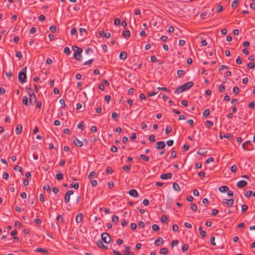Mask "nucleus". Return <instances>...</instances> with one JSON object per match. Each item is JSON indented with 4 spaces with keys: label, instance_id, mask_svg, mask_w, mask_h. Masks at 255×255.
<instances>
[{
    "label": "nucleus",
    "instance_id": "nucleus-1",
    "mask_svg": "<svg viewBox=\"0 0 255 255\" xmlns=\"http://www.w3.org/2000/svg\"><path fill=\"white\" fill-rule=\"evenodd\" d=\"M72 50L74 51L73 57L78 61L82 60L81 53L83 51V49L76 45H74L72 47Z\"/></svg>",
    "mask_w": 255,
    "mask_h": 255
},
{
    "label": "nucleus",
    "instance_id": "nucleus-2",
    "mask_svg": "<svg viewBox=\"0 0 255 255\" xmlns=\"http://www.w3.org/2000/svg\"><path fill=\"white\" fill-rule=\"evenodd\" d=\"M26 69L27 67H23L18 74V81L21 84L26 82Z\"/></svg>",
    "mask_w": 255,
    "mask_h": 255
},
{
    "label": "nucleus",
    "instance_id": "nucleus-3",
    "mask_svg": "<svg viewBox=\"0 0 255 255\" xmlns=\"http://www.w3.org/2000/svg\"><path fill=\"white\" fill-rule=\"evenodd\" d=\"M101 238L106 244H109L111 241V238L110 235L107 233H103L101 235Z\"/></svg>",
    "mask_w": 255,
    "mask_h": 255
},
{
    "label": "nucleus",
    "instance_id": "nucleus-4",
    "mask_svg": "<svg viewBox=\"0 0 255 255\" xmlns=\"http://www.w3.org/2000/svg\"><path fill=\"white\" fill-rule=\"evenodd\" d=\"M29 95V103L31 105H34L37 102V99L34 94H30L28 93Z\"/></svg>",
    "mask_w": 255,
    "mask_h": 255
},
{
    "label": "nucleus",
    "instance_id": "nucleus-5",
    "mask_svg": "<svg viewBox=\"0 0 255 255\" xmlns=\"http://www.w3.org/2000/svg\"><path fill=\"white\" fill-rule=\"evenodd\" d=\"M193 82L190 81L182 85V87L183 88V90L185 91L190 89L193 86Z\"/></svg>",
    "mask_w": 255,
    "mask_h": 255
},
{
    "label": "nucleus",
    "instance_id": "nucleus-6",
    "mask_svg": "<svg viewBox=\"0 0 255 255\" xmlns=\"http://www.w3.org/2000/svg\"><path fill=\"white\" fill-rule=\"evenodd\" d=\"M73 194L72 190H69L67 192L65 195L64 200L66 203H68L70 201V195Z\"/></svg>",
    "mask_w": 255,
    "mask_h": 255
},
{
    "label": "nucleus",
    "instance_id": "nucleus-7",
    "mask_svg": "<svg viewBox=\"0 0 255 255\" xmlns=\"http://www.w3.org/2000/svg\"><path fill=\"white\" fill-rule=\"evenodd\" d=\"M73 142L74 144L78 147H82L83 145L82 141L79 140L76 137L74 136L73 137Z\"/></svg>",
    "mask_w": 255,
    "mask_h": 255
},
{
    "label": "nucleus",
    "instance_id": "nucleus-8",
    "mask_svg": "<svg viewBox=\"0 0 255 255\" xmlns=\"http://www.w3.org/2000/svg\"><path fill=\"white\" fill-rule=\"evenodd\" d=\"M156 146H155V148L158 149H163L166 146L165 143L163 141H158L156 142Z\"/></svg>",
    "mask_w": 255,
    "mask_h": 255
},
{
    "label": "nucleus",
    "instance_id": "nucleus-9",
    "mask_svg": "<svg viewBox=\"0 0 255 255\" xmlns=\"http://www.w3.org/2000/svg\"><path fill=\"white\" fill-rule=\"evenodd\" d=\"M223 203L226 204L228 207H232L234 204V200L233 199H224L223 200Z\"/></svg>",
    "mask_w": 255,
    "mask_h": 255
},
{
    "label": "nucleus",
    "instance_id": "nucleus-10",
    "mask_svg": "<svg viewBox=\"0 0 255 255\" xmlns=\"http://www.w3.org/2000/svg\"><path fill=\"white\" fill-rule=\"evenodd\" d=\"M172 177V173H167L166 174H161L160 175V178L163 180H165L167 179H170Z\"/></svg>",
    "mask_w": 255,
    "mask_h": 255
},
{
    "label": "nucleus",
    "instance_id": "nucleus-11",
    "mask_svg": "<svg viewBox=\"0 0 255 255\" xmlns=\"http://www.w3.org/2000/svg\"><path fill=\"white\" fill-rule=\"evenodd\" d=\"M248 184V183L245 180H240V181H239L237 184V187L239 188H243L245 186H246Z\"/></svg>",
    "mask_w": 255,
    "mask_h": 255
},
{
    "label": "nucleus",
    "instance_id": "nucleus-12",
    "mask_svg": "<svg viewBox=\"0 0 255 255\" xmlns=\"http://www.w3.org/2000/svg\"><path fill=\"white\" fill-rule=\"evenodd\" d=\"M128 194L132 197H137L138 193L135 189H131L129 191Z\"/></svg>",
    "mask_w": 255,
    "mask_h": 255
},
{
    "label": "nucleus",
    "instance_id": "nucleus-13",
    "mask_svg": "<svg viewBox=\"0 0 255 255\" xmlns=\"http://www.w3.org/2000/svg\"><path fill=\"white\" fill-rule=\"evenodd\" d=\"M97 245L98 246V247L99 248H103V249L104 250H108V247L106 246H105L102 241H98L97 242Z\"/></svg>",
    "mask_w": 255,
    "mask_h": 255
},
{
    "label": "nucleus",
    "instance_id": "nucleus-14",
    "mask_svg": "<svg viewBox=\"0 0 255 255\" xmlns=\"http://www.w3.org/2000/svg\"><path fill=\"white\" fill-rule=\"evenodd\" d=\"M22 130V126L20 124H18L16 126V128H15V133L16 134L18 135L20 134Z\"/></svg>",
    "mask_w": 255,
    "mask_h": 255
},
{
    "label": "nucleus",
    "instance_id": "nucleus-15",
    "mask_svg": "<svg viewBox=\"0 0 255 255\" xmlns=\"http://www.w3.org/2000/svg\"><path fill=\"white\" fill-rule=\"evenodd\" d=\"M252 144V143H251V141H250V140H248V141H245V142H244L242 144L243 148L244 150H248V151L252 150V149H248V147L246 146V145H250V144Z\"/></svg>",
    "mask_w": 255,
    "mask_h": 255
},
{
    "label": "nucleus",
    "instance_id": "nucleus-16",
    "mask_svg": "<svg viewBox=\"0 0 255 255\" xmlns=\"http://www.w3.org/2000/svg\"><path fill=\"white\" fill-rule=\"evenodd\" d=\"M122 35L124 37L126 38V39H128L130 37V33L129 30H124L122 32Z\"/></svg>",
    "mask_w": 255,
    "mask_h": 255
},
{
    "label": "nucleus",
    "instance_id": "nucleus-17",
    "mask_svg": "<svg viewBox=\"0 0 255 255\" xmlns=\"http://www.w3.org/2000/svg\"><path fill=\"white\" fill-rule=\"evenodd\" d=\"M83 218V214L81 213H78L76 217V221L77 223H80Z\"/></svg>",
    "mask_w": 255,
    "mask_h": 255
},
{
    "label": "nucleus",
    "instance_id": "nucleus-18",
    "mask_svg": "<svg viewBox=\"0 0 255 255\" xmlns=\"http://www.w3.org/2000/svg\"><path fill=\"white\" fill-rule=\"evenodd\" d=\"M130 247L127 246L125 247L124 254L126 255H133V253L131 252H129Z\"/></svg>",
    "mask_w": 255,
    "mask_h": 255
},
{
    "label": "nucleus",
    "instance_id": "nucleus-19",
    "mask_svg": "<svg viewBox=\"0 0 255 255\" xmlns=\"http://www.w3.org/2000/svg\"><path fill=\"white\" fill-rule=\"evenodd\" d=\"M163 239L161 238H158L157 239H156L155 241V244L157 246H159L161 245L162 244H163Z\"/></svg>",
    "mask_w": 255,
    "mask_h": 255
},
{
    "label": "nucleus",
    "instance_id": "nucleus-20",
    "mask_svg": "<svg viewBox=\"0 0 255 255\" xmlns=\"http://www.w3.org/2000/svg\"><path fill=\"white\" fill-rule=\"evenodd\" d=\"M36 252L40 253H44L45 254H48V252L46 249H44L43 248H38L35 250Z\"/></svg>",
    "mask_w": 255,
    "mask_h": 255
},
{
    "label": "nucleus",
    "instance_id": "nucleus-21",
    "mask_svg": "<svg viewBox=\"0 0 255 255\" xmlns=\"http://www.w3.org/2000/svg\"><path fill=\"white\" fill-rule=\"evenodd\" d=\"M127 57V53L125 51H122L120 54V58L122 60H125Z\"/></svg>",
    "mask_w": 255,
    "mask_h": 255
},
{
    "label": "nucleus",
    "instance_id": "nucleus-22",
    "mask_svg": "<svg viewBox=\"0 0 255 255\" xmlns=\"http://www.w3.org/2000/svg\"><path fill=\"white\" fill-rule=\"evenodd\" d=\"M122 168L127 172H128L131 169V164L125 165L123 166Z\"/></svg>",
    "mask_w": 255,
    "mask_h": 255
},
{
    "label": "nucleus",
    "instance_id": "nucleus-23",
    "mask_svg": "<svg viewBox=\"0 0 255 255\" xmlns=\"http://www.w3.org/2000/svg\"><path fill=\"white\" fill-rule=\"evenodd\" d=\"M219 191L221 192H225L229 190V188L227 186H222L219 187Z\"/></svg>",
    "mask_w": 255,
    "mask_h": 255
},
{
    "label": "nucleus",
    "instance_id": "nucleus-24",
    "mask_svg": "<svg viewBox=\"0 0 255 255\" xmlns=\"http://www.w3.org/2000/svg\"><path fill=\"white\" fill-rule=\"evenodd\" d=\"M173 188L174 189V190L176 191H179L181 189L179 185L176 183H173Z\"/></svg>",
    "mask_w": 255,
    "mask_h": 255
},
{
    "label": "nucleus",
    "instance_id": "nucleus-25",
    "mask_svg": "<svg viewBox=\"0 0 255 255\" xmlns=\"http://www.w3.org/2000/svg\"><path fill=\"white\" fill-rule=\"evenodd\" d=\"M183 88L182 87V86L178 87L177 88L175 91V93L176 94H179L180 93L184 92Z\"/></svg>",
    "mask_w": 255,
    "mask_h": 255
},
{
    "label": "nucleus",
    "instance_id": "nucleus-26",
    "mask_svg": "<svg viewBox=\"0 0 255 255\" xmlns=\"http://www.w3.org/2000/svg\"><path fill=\"white\" fill-rule=\"evenodd\" d=\"M177 73L179 77H181L185 74V71L182 70H178Z\"/></svg>",
    "mask_w": 255,
    "mask_h": 255
},
{
    "label": "nucleus",
    "instance_id": "nucleus-27",
    "mask_svg": "<svg viewBox=\"0 0 255 255\" xmlns=\"http://www.w3.org/2000/svg\"><path fill=\"white\" fill-rule=\"evenodd\" d=\"M210 114V110L209 109H205L203 113V117H207Z\"/></svg>",
    "mask_w": 255,
    "mask_h": 255
},
{
    "label": "nucleus",
    "instance_id": "nucleus-28",
    "mask_svg": "<svg viewBox=\"0 0 255 255\" xmlns=\"http://www.w3.org/2000/svg\"><path fill=\"white\" fill-rule=\"evenodd\" d=\"M140 158L145 161H148L149 160L148 157L144 154H140Z\"/></svg>",
    "mask_w": 255,
    "mask_h": 255
},
{
    "label": "nucleus",
    "instance_id": "nucleus-29",
    "mask_svg": "<svg viewBox=\"0 0 255 255\" xmlns=\"http://www.w3.org/2000/svg\"><path fill=\"white\" fill-rule=\"evenodd\" d=\"M56 179L58 180H61L63 179V174L61 173H59L56 175Z\"/></svg>",
    "mask_w": 255,
    "mask_h": 255
},
{
    "label": "nucleus",
    "instance_id": "nucleus-30",
    "mask_svg": "<svg viewBox=\"0 0 255 255\" xmlns=\"http://www.w3.org/2000/svg\"><path fill=\"white\" fill-rule=\"evenodd\" d=\"M70 187L71 188H74L75 189H78L79 188V183H71L70 185Z\"/></svg>",
    "mask_w": 255,
    "mask_h": 255
},
{
    "label": "nucleus",
    "instance_id": "nucleus-31",
    "mask_svg": "<svg viewBox=\"0 0 255 255\" xmlns=\"http://www.w3.org/2000/svg\"><path fill=\"white\" fill-rule=\"evenodd\" d=\"M63 52L66 55H69L71 53L70 49L68 47H65Z\"/></svg>",
    "mask_w": 255,
    "mask_h": 255
},
{
    "label": "nucleus",
    "instance_id": "nucleus-32",
    "mask_svg": "<svg viewBox=\"0 0 255 255\" xmlns=\"http://www.w3.org/2000/svg\"><path fill=\"white\" fill-rule=\"evenodd\" d=\"M239 3V0H235L232 3V7L233 8H235L238 5Z\"/></svg>",
    "mask_w": 255,
    "mask_h": 255
},
{
    "label": "nucleus",
    "instance_id": "nucleus-33",
    "mask_svg": "<svg viewBox=\"0 0 255 255\" xmlns=\"http://www.w3.org/2000/svg\"><path fill=\"white\" fill-rule=\"evenodd\" d=\"M22 103L24 105L27 106L28 105V98L26 96H24L22 99Z\"/></svg>",
    "mask_w": 255,
    "mask_h": 255
},
{
    "label": "nucleus",
    "instance_id": "nucleus-34",
    "mask_svg": "<svg viewBox=\"0 0 255 255\" xmlns=\"http://www.w3.org/2000/svg\"><path fill=\"white\" fill-rule=\"evenodd\" d=\"M205 125L208 128H211L213 125V123L210 121H206Z\"/></svg>",
    "mask_w": 255,
    "mask_h": 255
},
{
    "label": "nucleus",
    "instance_id": "nucleus-35",
    "mask_svg": "<svg viewBox=\"0 0 255 255\" xmlns=\"http://www.w3.org/2000/svg\"><path fill=\"white\" fill-rule=\"evenodd\" d=\"M219 91L220 93L224 92L225 91V87L224 85H220L219 86Z\"/></svg>",
    "mask_w": 255,
    "mask_h": 255
},
{
    "label": "nucleus",
    "instance_id": "nucleus-36",
    "mask_svg": "<svg viewBox=\"0 0 255 255\" xmlns=\"http://www.w3.org/2000/svg\"><path fill=\"white\" fill-rule=\"evenodd\" d=\"M191 210L194 212H196L198 209L197 205L196 204H193L191 206Z\"/></svg>",
    "mask_w": 255,
    "mask_h": 255
},
{
    "label": "nucleus",
    "instance_id": "nucleus-37",
    "mask_svg": "<svg viewBox=\"0 0 255 255\" xmlns=\"http://www.w3.org/2000/svg\"><path fill=\"white\" fill-rule=\"evenodd\" d=\"M189 248V245L187 244H185L182 248V250L183 252H185L188 250Z\"/></svg>",
    "mask_w": 255,
    "mask_h": 255
},
{
    "label": "nucleus",
    "instance_id": "nucleus-38",
    "mask_svg": "<svg viewBox=\"0 0 255 255\" xmlns=\"http://www.w3.org/2000/svg\"><path fill=\"white\" fill-rule=\"evenodd\" d=\"M112 222L114 223H118L119 222V217L117 216L114 215L112 217Z\"/></svg>",
    "mask_w": 255,
    "mask_h": 255
},
{
    "label": "nucleus",
    "instance_id": "nucleus-39",
    "mask_svg": "<svg viewBox=\"0 0 255 255\" xmlns=\"http://www.w3.org/2000/svg\"><path fill=\"white\" fill-rule=\"evenodd\" d=\"M167 252H168L167 249L166 248H163L160 249V250L159 251V253L161 254H166L167 253Z\"/></svg>",
    "mask_w": 255,
    "mask_h": 255
},
{
    "label": "nucleus",
    "instance_id": "nucleus-40",
    "mask_svg": "<svg viewBox=\"0 0 255 255\" xmlns=\"http://www.w3.org/2000/svg\"><path fill=\"white\" fill-rule=\"evenodd\" d=\"M220 138H223V137L230 139L231 137H232L233 135L231 134H225L223 136L222 135L221 133H220Z\"/></svg>",
    "mask_w": 255,
    "mask_h": 255
},
{
    "label": "nucleus",
    "instance_id": "nucleus-41",
    "mask_svg": "<svg viewBox=\"0 0 255 255\" xmlns=\"http://www.w3.org/2000/svg\"><path fill=\"white\" fill-rule=\"evenodd\" d=\"M233 92L235 94H239V93L240 92L239 88L237 86L234 87V88L233 89Z\"/></svg>",
    "mask_w": 255,
    "mask_h": 255
},
{
    "label": "nucleus",
    "instance_id": "nucleus-42",
    "mask_svg": "<svg viewBox=\"0 0 255 255\" xmlns=\"http://www.w3.org/2000/svg\"><path fill=\"white\" fill-rule=\"evenodd\" d=\"M49 29L51 32L54 33L56 31V26L55 25H51L50 26Z\"/></svg>",
    "mask_w": 255,
    "mask_h": 255
},
{
    "label": "nucleus",
    "instance_id": "nucleus-43",
    "mask_svg": "<svg viewBox=\"0 0 255 255\" xmlns=\"http://www.w3.org/2000/svg\"><path fill=\"white\" fill-rule=\"evenodd\" d=\"M152 229L153 230H154L155 231H158L159 230V227L158 225H157L156 224H153L152 226Z\"/></svg>",
    "mask_w": 255,
    "mask_h": 255
},
{
    "label": "nucleus",
    "instance_id": "nucleus-44",
    "mask_svg": "<svg viewBox=\"0 0 255 255\" xmlns=\"http://www.w3.org/2000/svg\"><path fill=\"white\" fill-rule=\"evenodd\" d=\"M167 217L165 215H162L160 219L161 222H165L167 221Z\"/></svg>",
    "mask_w": 255,
    "mask_h": 255
},
{
    "label": "nucleus",
    "instance_id": "nucleus-45",
    "mask_svg": "<svg viewBox=\"0 0 255 255\" xmlns=\"http://www.w3.org/2000/svg\"><path fill=\"white\" fill-rule=\"evenodd\" d=\"M255 66V64L254 62H250L247 64V67L249 69H252Z\"/></svg>",
    "mask_w": 255,
    "mask_h": 255
},
{
    "label": "nucleus",
    "instance_id": "nucleus-46",
    "mask_svg": "<svg viewBox=\"0 0 255 255\" xmlns=\"http://www.w3.org/2000/svg\"><path fill=\"white\" fill-rule=\"evenodd\" d=\"M179 241L178 240H173L171 243V247L173 248L174 246L178 245Z\"/></svg>",
    "mask_w": 255,
    "mask_h": 255
},
{
    "label": "nucleus",
    "instance_id": "nucleus-47",
    "mask_svg": "<svg viewBox=\"0 0 255 255\" xmlns=\"http://www.w3.org/2000/svg\"><path fill=\"white\" fill-rule=\"evenodd\" d=\"M179 227L177 224H174L172 226V230L173 232H177L178 230Z\"/></svg>",
    "mask_w": 255,
    "mask_h": 255
},
{
    "label": "nucleus",
    "instance_id": "nucleus-48",
    "mask_svg": "<svg viewBox=\"0 0 255 255\" xmlns=\"http://www.w3.org/2000/svg\"><path fill=\"white\" fill-rule=\"evenodd\" d=\"M113 169L111 167H108L106 168V172L107 174H111L113 172Z\"/></svg>",
    "mask_w": 255,
    "mask_h": 255
},
{
    "label": "nucleus",
    "instance_id": "nucleus-49",
    "mask_svg": "<svg viewBox=\"0 0 255 255\" xmlns=\"http://www.w3.org/2000/svg\"><path fill=\"white\" fill-rule=\"evenodd\" d=\"M121 23V19L119 18H117L114 20V24L116 25H118Z\"/></svg>",
    "mask_w": 255,
    "mask_h": 255
},
{
    "label": "nucleus",
    "instance_id": "nucleus-50",
    "mask_svg": "<svg viewBox=\"0 0 255 255\" xmlns=\"http://www.w3.org/2000/svg\"><path fill=\"white\" fill-rule=\"evenodd\" d=\"M248 209V206L246 204H243L242 206V211H243V212H246L247 211Z\"/></svg>",
    "mask_w": 255,
    "mask_h": 255
},
{
    "label": "nucleus",
    "instance_id": "nucleus-51",
    "mask_svg": "<svg viewBox=\"0 0 255 255\" xmlns=\"http://www.w3.org/2000/svg\"><path fill=\"white\" fill-rule=\"evenodd\" d=\"M59 103L61 104L62 108H65L66 107L65 101L63 99H61L59 101Z\"/></svg>",
    "mask_w": 255,
    "mask_h": 255
},
{
    "label": "nucleus",
    "instance_id": "nucleus-52",
    "mask_svg": "<svg viewBox=\"0 0 255 255\" xmlns=\"http://www.w3.org/2000/svg\"><path fill=\"white\" fill-rule=\"evenodd\" d=\"M172 130V128L170 126H169V127H167L166 129H165V133L166 134H168Z\"/></svg>",
    "mask_w": 255,
    "mask_h": 255
},
{
    "label": "nucleus",
    "instance_id": "nucleus-53",
    "mask_svg": "<svg viewBox=\"0 0 255 255\" xmlns=\"http://www.w3.org/2000/svg\"><path fill=\"white\" fill-rule=\"evenodd\" d=\"M111 150L113 152H116L118 151V147L116 146L112 145L111 148Z\"/></svg>",
    "mask_w": 255,
    "mask_h": 255
},
{
    "label": "nucleus",
    "instance_id": "nucleus-54",
    "mask_svg": "<svg viewBox=\"0 0 255 255\" xmlns=\"http://www.w3.org/2000/svg\"><path fill=\"white\" fill-rule=\"evenodd\" d=\"M43 189L44 190H46L49 192L50 191V187L48 184L44 185L43 187Z\"/></svg>",
    "mask_w": 255,
    "mask_h": 255
},
{
    "label": "nucleus",
    "instance_id": "nucleus-55",
    "mask_svg": "<svg viewBox=\"0 0 255 255\" xmlns=\"http://www.w3.org/2000/svg\"><path fill=\"white\" fill-rule=\"evenodd\" d=\"M204 149L202 148V149H200L198 151H197V153L198 154H202L203 155H205L206 154V153L207 152L206 151H202Z\"/></svg>",
    "mask_w": 255,
    "mask_h": 255
},
{
    "label": "nucleus",
    "instance_id": "nucleus-56",
    "mask_svg": "<svg viewBox=\"0 0 255 255\" xmlns=\"http://www.w3.org/2000/svg\"><path fill=\"white\" fill-rule=\"evenodd\" d=\"M223 10V6H222L221 5H218V7H217V8L216 12L217 13H219L221 11H222Z\"/></svg>",
    "mask_w": 255,
    "mask_h": 255
},
{
    "label": "nucleus",
    "instance_id": "nucleus-57",
    "mask_svg": "<svg viewBox=\"0 0 255 255\" xmlns=\"http://www.w3.org/2000/svg\"><path fill=\"white\" fill-rule=\"evenodd\" d=\"M237 166L235 164L233 165L231 167V170L233 172H235L237 171Z\"/></svg>",
    "mask_w": 255,
    "mask_h": 255
},
{
    "label": "nucleus",
    "instance_id": "nucleus-58",
    "mask_svg": "<svg viewBox=\"0 0 255 255\" xmlns=\"http://www.w3.org/2000/svg\"><path fill=\"white\" fill-rule=\"evenodd\" d=\"M14 169L15 170V171H18L20 172H22V168L20 167V166H17V165H16L14 166Z\"/></svg>",
    "mask_w": 255,
    "mask_h": 255
},
{
    "label": "nucleus",
    "instance_id": "nucleus-59",
    "mask_svg": "<svg viewBox=\"0 0 255 255\" xmlns=\"http://www.w3.org/2000/svg\"><path fill=\"white\" fill-rule=\"evenodd\" d=\"M253 192L251 190H248L247 191L246 194H245V196L249 198L250 197L252 194H253Z\"/></svg>",
    "mask_w": 255,
    "mask_h": 255
},
{
    "label": "nucleus",
    "instance_id": "nucleus-60",
    "mask_svg": "<svg viewBox=\"0 0 255 255\" xmlns=\"http://www.w3.org/2000/svg\"><path fill=\"white\" fill-rule=\"evenodd\" d=\"M2 177L4 179L7 180L9 177V174L8 173L4 172L3 173Z\"/></svg>",
    "mask_w": 255,
    "mask_h": 255
},
{
    "label": "nucleus",
    "instance_id": "nucleus-61",
    "mask_svg": "<svg viewBox=\"0 0 255 255\" xmlns=\"http://www.w3.org/2000/svg\"><path fill=\"white\" fill-rule=\"evenodd\" d=\"M148 139L150 141L154 142L155 140V136L153 134L150 135Z\"/></svg>",
    "mask_w": 255,
    "mask_h": 255
},
{
    "label": "nucleus",
    "instance_id": "nucleus-62",
    "mask_svg": "<svg viewBox=\"0 0 255 255\" xmlns=\"http://www.w3.org/2000/svg\"><path fill=\"white\" fill-rule=\"evenodd\" d=\"M16 56L17 58L21 59L22 57V54L20 51H18L16 52Z\"/></svg>",
    "mask_w": 255,
    "mask_h": 255
},
{
    "label": "nucleus",
    "instance_id": "nucleus-63",
    "mask_svg": "<svg viewBox=\"0 0 255 255\" xmlns=\"http://www.w3.org/2000/svg\"><path fill=\"white\" fill-rule=\"evenodd\" d=\"M77 33V30L75 27H73L71 30V34L72 35H75Z\"/></svg>",
    "mask_w": 255,
    "mask_h": 255
},
{
    "label": "nucleus",
    "instance_id": "nucleus-64",
    "mask_svg": "<svg viewBox=\"0 0 255 255\" xmlns=\"http://www.w3.org/2000/svg\"><path fill=\"white\" fill-rule=\"evenodd\" d=\"M104 99L105 100L107 101L108 103H109L111 100V97L110 95H106L105 96Z\"/></svg>",
    "mask_w": 255,
    "mask_h": 255
}]
</instances>
